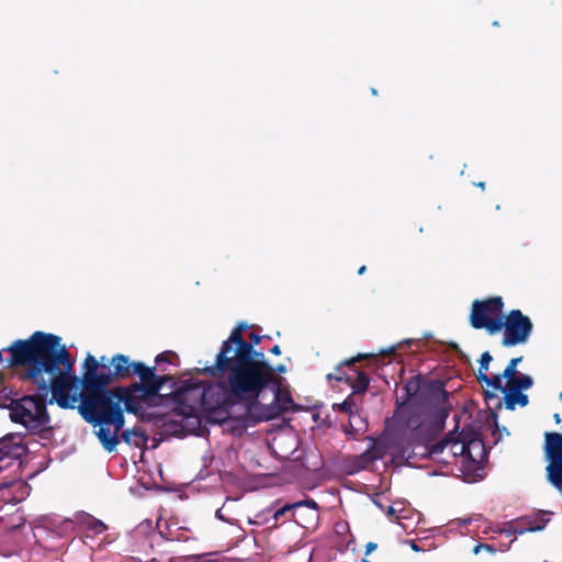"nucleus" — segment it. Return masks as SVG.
<instances>
[{
  "label": "nucleus",
  "instance_id": "obj_1",
  "mask_svg": "<svg viewBox=\"0 0 562 562\" xmlns=\"http://www.w3.org/2000/svg\"><path fill=\"white\" fill-rule=\"evenodd\" d=\"M61 338L54 334L35 331L29 339L15 340L5 350L10 351L7 367H23L22 379L36 387V394L13 401L10 418L31 431H41L49 424L46 409L54 402L61 408H74L76 397L69 391L77 387V375L72 372L75 361Z\"/></svg>",
  "mask_w": 562,
  "mask_h": 562
},
{
  "label": "nucleus",
  "instance_id": "obj_2",
  "mask_svg": "<svg viewBox=\"0 0 562 562\" xmlns=\"http://www.w3.org/2000/svg\"><path fill=\"white\" fill-rule=\"evenodd\" d=\"M199 372L215 379L224 405L255 402L268 389L270 363L250 352H218L215 362Z\"/></svg>",
  "mask_w": 562,
  "mask_h": 562
},
{
  "label": "nucleus",
  "instance_id": "obj_3",
  "mask_svg": "<svg viewBox=\"0 0 562 562\" xmlns=\"http://www.w3.org/2000/svg\"><path fill=\"white\" fill-rule=\"evenodd\" d=\"M109 385H98L94 390L79 391V378L77 376V387L69 391V396L76 397V403L80 401L78 411L82 418L92 426H113L116 431L124 427L125 411L133 414L137 413V407L133 397L126 396L128 390L123 386L108 389Z\"/></svg>",
  "mask_w": 562,
  "mask_h": 562
},
{
  "label": "nucleus",
  "instance_id": "obj_4",
  "mask_svg": "<svg viewBox=\"0 0 562 562\" xmlns=\"http://www.w3.org/2000/svg\"><path fill=\"white\" fill-rule=\"evenodd\" d=\"M216 382L205 384L188 380L173 391L177 409L184 417H198L199 412H214L224 407Z\"/></svg>",
  "mask_w": 562,
  "mask_h": 562
},
{
  "label": "nucleus",
  "instance_id": "obj_5",
  "mask_svg": "<svg viewBox=\"0 0 562 562\" xmlns=\"http://www.w3.org/2000/svg\"><path fill=\"white\" fill-rule=\"evenodd\" d=\"M449 393L440 380H426L419 403L426 406L428 415H431L432 435L440 434L446 424V419L451 411L449 404Z\"/></svg>",
  "mask_w": 562,
  "mask_h": 562
},
{
  "label": "nucleus",
  "instance_id": "obj_6",
  "mask_svg": "<svg viewBox=\"0 0 562 562\" xmlns=\"http://www.w3.org/2000/svg\"><path fill=\"white\" fill-rule=\"evenodd\" d=\"M156 368H149L143 362L136 363L134 367V374L139 378V382H135L125 389L128 390L126 396L133 397L137 413L143 408L142 402L156 396L161 387L172 380L169 374L157 375Z\"/></svg>",
  "mask_w": 562,
  "mask_h": 562
},
{
  "label": "nucleus",
  "instance_id": "obj_7",
  "mask_svg": "<svg viewBox=\"0 0 562 562\" xmlns=\"http://www.w3.org/2000/svg\"><path fill=\"white\" fill-rule=\"evenodd\" d=\"M501 330H503L502 345L514 347L525 345L529 340L533 331V324L520 310H512L499 319L495 334Z\"/></svg>",
  "mask_w": 562,
  "mask_h": 562
},
{
  "label": "nucleus",
  "instance_id": "obj_8",
  "mask_svg": "<svg viewBox=\"0 0 562 562\" xmlns=\"http://www.w3.org/2000/svg\"><path fill=\"white\" fill-rule=\"evenodd\" d=\"M503 310L504 302L501 296L475 300L471 305L470 325L474 329H485L490 335H494L495 328L504 315Z\"/></svg>",
  "mask_w": 562,
  "mask_h": 562
},
{
  "label": "nucleus",
  "instance_id": "obj_9",
  "mask_svg": "<svg viewBox=\"0 0 562 562\" xmlns=\"http://www.w3.org/2000/svg\"><path fill=\"white\" fill-rule=\"evenodd\" d=\"M447 448L453 458L463 457L469 460L475 461L471 453V449H483V442L480 439L467 440L463 432L456 435L454 431L448 432L441 440L432 445H426L427 457L437 459Z\"/></svg>",
  "mask_w": 562,
  "mask_h": 562
},
{
  "label": "nucleus",
  "instance_id": "obj_10",
  "mask_svg": "<svg viewBox=\"0 0 562 562\" xmlns=\"http://www.w3.org/2000/svg\"><path fill=\"white\" fill-rule=\"evenodd\" d=\"M544 452L550 463L547 467L548 479L562 493V434H544Z\"/></svg>",
  "mask_w": 562,
  "mask_h": 562
},
{
  "label": "nucleus",
  "instance_id": "obj_11",
  "mask_svg": "<svg viewBox=\"0 0 562 562\" xmlns=\"http://www.w3.org/2000/svg\"><path fill=\"white\" fill-rule=\"evenodd\" d=\"M83 374L81 380L79 379V387L81 390H94L98 385H110V375L105 374L109 366L106 364V358L101 357V362L92 356L88 355L83 362Z\"/></svg>",
  "mask_w": 562,
  "mask_h": 562
},
{
  "label": "nucleus",
  "instance_id": "obj_12",
  "mask_svg": "<svg viewBox=\"0 0 562 562\" xmlns=\"http://www.w3.org/2000/svg\"><path fill=\"white\" fill-rule=\"evenodd\" d=\"M245 406L246 417L252 425L277 418L284 413V407H280L276 401L271 404L265 405L260 403L258 398L255 402H247Z\"/></svg>",
  "mask_w": 562,
  "mask_h": 562
},
{
  "label": "nucleus",
  "instance_id": "obj_13",
  "mask_svg": "<svg viewBox=\"0 0 562 562\" xmlns=\"http://www.w3.org/2000/svg\"><path fill=\"white\" fill-rule=\"evenodd\" d=\"M372 445L362 453L353 456L349 459V473H356L371 468L375 461L384 456V450L374 439L371 438Z\"/></svg>",
  "mask_w": 562,
  "mask_h": 562
},
{
  "label": "nucleus",
  "instance_id": "obj_14",
  "mask_svg": "<svg viewBox=\"0 0 562 562\" xmlns=\"http://www.w3.org/2000/svg\"><path fill=\"white\" fill-rule=\"evenodd\" d=\"M136 363L131 361L130 357L122 353L114 355L110 360L106 359L109 368L105 370V374L110 375V384L116 380H125L133 375Z\"/></svg>",
  "mask_w": 562,
  "mask_h": 562
},
{
  "label": "nucleus",
  "instance_id": "obj_15",
  "mask_svg": "<svg viewBox=\"0 0 562 562\" xmlns=\"http://www.w3.org/2000/svg\"><path fill=\"white\" fill-rule=\"evenodd\" d=\"M248 328L245 323H239L229 334V337L222 342L218 352L243 353L251 352V345L243 336V331Z\"/></svg>",
  "mask_w": 562,
  "mask_h": 562
},
{
  "label": "nucleus",
  "instance_id": "obj_16",
  "mask_svg": "<svg viewBox=\"0 0 562 562\" xmlns=\"http://www.w3.org/2000/svg\"><path fill=\"white\" fill-rule=\"evenodd\" d=\"M429 420L423 418V414L416 412H409L404 417V424L407 429L414 431L415 437H422L425 431L427 435L423 438L426 442L432 441L437 435H432L431 429V415H428Z\"/></svg>",
  "mask_w": 562,
  "mask_h": 562
},
{
  "label": "nucleus",
  "instance_id": "obj_17",
  "mask_svg": "<svg viewBox=\"0 0 562 562\" xmlns=\"http://www.w3.org/2000/svg\"><path fill=\"white\" fill-rule=\"evenodd\" d=\"M426 380L417 376H412L403 386L404 395L396 400V411L401 414L406 404L413 400L419 402L420 395L424 390Z\"/></svg>",
  "mask_w": 562,
  "mask_h": 562
},
{
  "label": "nucleus",
  "instance_id": "obj_18",
  "mask_svg": "<svg viewBox=\"0 0 562 562\" xmlns=\"http://www.w3.org/2000/svg\"><path fill=\"white\" fill-rule=\"evenodd\" d=\"M548 520L542 519L541 522L536 524L529 518L518 519L512 522L507 528L503 530L507 536L522 535L527 531L535 532L540 531L544 528Z\"/></svg>",
  "mask_w": 562,
  "mask_h": 562
},
{
  "label": "nucleus",
  "instance_id": "obj_19",
  "mask_svg": "<svg viewBox=\"0 0 562 562\" xmlns=\"http://www.w3.org/2000/svg\"><path fill=\"white\" fill-rule=\"evenodd\" d=\"M20 438L15 435H7L0 439V457H13L21 458L25 452V447L20 442L15 441Z\"/></svg>",
  "mask_w": 562,
  "mask_h": 562
},
{
  "label": "nucleus",
  "instance_id": "obj_20",
  "mask_svg": "<svg viewBox=\"0 0 562 562\" xmlns=\"http://www.w3.org/2000/svg\"><path fill=\"white\" fill-rule=\"evenodd\" d=\"M372 357L371 353H358L356 357H352V358H349V359H346L344 361H341L336 368H335V380L338 381V382H345V383H348L351 381V375H348L345 371H344V367H353L357 362L361 361V360H364V359H368Z\"/></svg>",
  "mask_w": 562,
  "mask_h": 562
},
{
  "label": "nucleus",
  "instance_id": "obj_21",
  "mask_svg": "<svg viewBox=\"0 0 562 562\" xmlns=\"http://www.w3.org/2000/svg\"><path fill=\"white\" fill-rule=\"evenodd\" d=\"M119 432L120 431H116L114 429L113 434H111L109 428H106L105 426H100L95 435L99 438L104 450H106L108 452H113L120 442Z\"/></svg>",
  "mask_w": 562,
  "mask_h": 562
},
{
  "label": "nucleus",
  "instance_id": "obj_22",
  "mask_svg": "<svg viewBox=\"0 0 562 562\" xmlns=\"http://www.w3.org/2000/svg\"><path fill=\"white\" fill-rule=\"evenodd\" d=\"M505 407L509 411H514L516 405L525 407L529 403L528 395L524 394L519 390L508 387V392L505 395Z\"/></svg>",
  "mask_w": 562,
  "mask_h": 562
},
{
  "label": "nucleus",
  "instance_id": "obj_23",
  "mask_svg": "<svg viewBox=\"0 0 562 562\" xmlns=\"http://www.w3.org/2000/svg\"><path fill=\"white\" fill-rule=\"evenodd\" d=\"M121 437L124 442L130 446L140 447L147 440L145 432L138 428L134 427L132 429L121 430Z\"/></svg>",
  "mask_w": 562,
  "mask_h": 562
},
{
  "label": "nucleus",
  "instance_id": "obj_24",
  "mask_svg": "<svg viewBox=\"0 0 562 562\" xmlns=\"http://www.w3.org/2000/svg\"><path fill=\"white\" fill-rule=\"evenodd\" d=\"M356 373V378L351 376V381L348 382L352 389V394H363L367 392L368 386L370 384V378L363 371L353 370Z\"/></svg>",
  "mask_w": 562,
  "mask_h": 562
},
{
  "label": "nucleus",
  "instance_id": "obj_25",
  "mask_svg": "<svg viewBox=\"0 0 562 562\" xmlns=\"http://www.w3.org/2000/svg\"><path fill=\"white\" fill-rule=\"evenodd\" d=\"M274 392V401L280 407H284V413L290 411H296V405L293 402V398L288 390H283L278 385H276Z\"/></svg>",
  "mask_w": 562,
  "mask_h": 562
},
{
  "label": "nucleus",
  "instance_id": "obj_26",
  "mask_svg": "<svg viewBox=\"0 0 562 562\" xmlns=\"http://www.w3.org/2000/svg\"><path fill=\"white\" fill-rule=\"evenodd\" d=\"M532 378L527 374L515 375L512 380H508V387L515 390H528L532 386Z\"/></svg>",
  "mask_w": 562,
  "mask_h": 562
},
{
  "label": "nucleus",
  "instance_id": "obj_27",
  "mask_svg": "<svg viewBox=\"0 0 562 562\" xmlns=\"http://www.w3.org/2000/svg\"><path fill=\"white\" fill-rule=\"evenodd\" d=\"M262 336L256 334V333H250L249 334V340H247V344H250L251 345V356L256 359H262V360H266V357H265V353L262 351H259V350H256L255 349V346L259 345L260 341L262 340Z\"/></svg>",
  "mask_w": 562,
  "mask_h": 562
},
{
  "label": "nucleus",
  "instance_id": "obj_28",
  "mask_svg": "<svg viewBox=\"0 0 562 562\" xmlns=\"http://www.w3.org/2000/svg\"><path fill=\"white\" fill-rule=\"evenodd\" d=\"M167 362L173 366L179 364V356L175 351H164L156 357V363Z\"/></svg>",
  "mask_w": 562,
  "mask_h": 562
},
{
  "label": "nucleus",
  "instance_id": "obj_29",
  "mask_svg": "<svg viewBox=\"0 0 562 562\" xmlns=\"http://www.w3.org/2000/svg\"><path fill=\"white\" fill-rule=\"evenodd\" d=\"M86 526L88 530H91L95 535H100L106 530V526L103 524V521L91 516L88 517Z\"/></svg>",
  "mask_w": 562,
  "mask_h": 562
},
{
  "label": "nucleus",
  "instance_id": "obj_30",
  "mask_svg": "<svg viewBox=\"0 0 562 562\" xmlns=\"http://www.w3.org/2000/svg\"><path fill=\"white\" fill-rule=\"evenodd\" d=\"M522 360V357L513 358L510 359L509 363L504 370V378L508 380H512V378H515L517 375V364Z\"/></svg>",
  "mask_w": 562,
  "mask_h": 562
},
{
  "label": "nucleus",
  "instance_id": "obj_31",
  "mask_svg": "<svg viewBox=\"0 0 562 562\" xmlns=\"http://www.w3.org/2000/svg\"><path fill=\"white\" fill-rule=\"evenodd\" d=\"M285 371H286V367L284 364H278L277 367H273L270 364L271 376L268 380V387L271 385H278L279 384L278 374L284 373Z\"/></svg>",
  "mask_w": 562,
  "mask_h": 562
},
{
  "label": "nucleus",
  "instance_id": "obj_32",
  "mask_svg": "<svg viewBox=\"0 0 562 562\" xmlns=\"http://www.w3.org/2000/svg\"><path fill=\"white\" fill-rule=\"evenodd\" d=\"M336 407H337V411L347 413L350 415V417H352L353 408L356 407V402H355L352 395H349L342 403L337 404Z\"/></svg>",
  "mask_w": 562,
  "mask_h": 562
},
{
  "label": "nucleus",
  "instance_id": "obj_33",
  "mask_svg": "<svg viewBox=\"0 0 562 562\" xmlns=\"http://www.w3.org/2000/svg\"><path fill=\"white\" fill-rule=\"evenodd\" d=\"M21 458H13V457H0V472L3 470L11 468L13 465H16L18 468L21 467Z\"/></svg>",
  "mask_w": 562,
  "mask_h": 562
},
{
  "label": "nucleus",
  "instance_id": "obj_34",
  "mask_svg": "<svg viewBox=\"0 0 562 562\" xmlns=\"http://www.w3.org/2000/svg\"><path fill=\"white\" fill-rule=\"evenodd\" d=\"M503 379H505L504 373L493 375L490 378L488 386L493 387L494 390H498L502 393H506V387L502 384Z\"/></svg>",
  "mask_w": 562,
  "mask_h": 562
},
{
  "label": "nucleus",
  "instance_id": "obj_35",
  "mask_svg": "<svg viewBox=\"0 0 562 562\" xmlns=\"http://www.w3.org/2000/svg\"><path fill=\"white\" fill-rule=\"evenodd\" d=\"M300 504L301 503H293V504H286L284 505L283 507L279 508L276 513H274V518L276 519H279L282 515H284L286 512H291V510H297L300 508Z\"/></svg>",
  "mask_w": 562,
  "mask_h": 562
},
{
  "label": "nucleus",
  "instance_id": "obj_36",
  "mask_svg": "<svg viewBox=\"0 0 562 562\" xmlns=\"http://www.w3.org/2000/svg\"><path fill=\"white\" fill-rule=\"evenodd\" d=\"M482 550H484L491 554H494L496 552V549L492 544H488V543H479V544L474 546L472 552L474 554H479Z\"/></svg>",
  "mask_w": 562,
  "mask_h": 562
},
{
  "label": "nucleus",
  "instance_id": "obj_37",
  "mask_svg": "<svg viewBox=\"0 0 562 562\" xmlns=\"http://www.w3.org/2000/svg\"><path fill=\"white\" fill-rule=\"evenodd\" d=\"M493 360L491 353L488 351H485L481 355V359H480V368L479 369H482V371H487L488 370V366H490V362Z\"/></svg>",
  "mask_w": 562,
  "mask_h": 562
},
{
  "label": "nucleus",
  "instance_id": "obj_38",
  "mask_svg": "<svg viewBox=\"0 0 562 562\" xmlns=\"http://www.w3.org/2000/svg\"><path fill=\"white\" fill-rule=\"evenodd\" d=\"M299 503H301L300 508L303 506L310 507L313 510H317V508H318V505L314 499L300 501Z\"/></svg>",
  "mask_w": 562,
  "mask_h": 562
},
{
  "label": "nucleus",
  "instance_id": "obj_39",
  "mask_svg": "<svg viewBox=\"0 0 562 562\" xmlns=\"http://www.w3.org/2000/svg\"><path fill=\"white\" fill-rule=\"evenodd\" d=\"M477 381L481 383H485L488 386L490 376L486 374V371H482L479 369Z\"/></svg>",
  "mask_w": 562,
  "mask_h": 562
},
{
  "label": "nucleus",
  "instance_id": "obj_40",
  "mask_svg": "<svg viewBox=\"0 0 562 562\" xmlns=\"http://www.w3.org/2000/svg\"><path fill=\"white\" fill-rule=\"evenodd\" d=\"M157 539H162V536L159 533V535H156V533H151L150 536H148L146 538V541L148 542V546L149 547H153V542Z\"/></svg>",
  "mask_w": 562,
  "mask_h": 562
},
{
  "label": "nucleus",
  "instance_id": "obj_41",
  "mask_svg": "<svg viewBox=\"0 0 562 562\" xmlns=\"http://www.w3.org/2000/svg\"><path fill=\"white\" fill-rule=\"evenodd\" d=\"M376 547H378V546H376V543H374V542H368V543L366 544V554H369V553H371L372 551H374V550L376 549Z\"/></svg>",
  "mask_w": 562,
  "mask_h": 562
},
{
  "label": "nucleus",
  "instance_id": "obj_42",
  "mask_svg": "<svg viewBox=\"0 0 562 562\" xmlns=\"http://www.w3.org/2000/svg\"><path fill=\"white\" fill-rule=\"evenodd\" d=\"M270 352L274 356H280L281 355V348L279 345H274L271 349H270Z\"/></svg>",
  "mask_w": 562,
  "mask_h": 562
},
{
  "label": "nucleus",
  "instance_id": "obj_43",
  "mask_svg": "<svg viewBox=\"0 0 562 562\" xmlns=\"http://www.w3.org/2000/svg\"><path fill=\"white\" fill-rule=\"evenodd\" d=\"M13 482H14V479L11 480V481H4V482L0 483V491L3 490V488L11 487Z\"/></svg>",
  "mask_w": 562,
  "mask_h": 562
},
{
  "label": "nucleus",
  "instance_id": "obj_44",
  "mask_svg": "<svg viewBox=\"0 0 562 562\" xmlns=\"http://www.w3.org/2000/svg\"><path fill=\"white\" fill-rule=\"evenodd\" d=\"M484 398H485V401H488V400H492V398H497V396L494 393L490 392V391H485L484 392Z\"/></svg>",
  "mask_w": 562,
  "mask_h": 562
},
{
  "label": "nucleus",
  "instance_id": "obj_45",
  "mask_svg": "<svg viewBox=\"0 0 562 562\" xmlns=\"http://www.w3.org/2000/svg\"><path fill=\"white\" fill-rule=\"evenodd\" d=\"M346 432H347V434H349V435L355 436V435L358 432V430H357V429H355V428H353V426H352V424L350 423V424H349V428H346Z\"/></svg>",
  "mask_w": 562,
  "mask_h": 562
},
{
  "label": "nucleus",
  "instance_id": "obj_46",
  "mask_svg": "<svg viewBox=\"0 0 562 562\" xmlns=\"http://www.w3.org/2000/svg\"><path fill=\"white\" fill-rule=\"evenodd\" d=\"M395 513H396V510L394 509V507H393V506H389V507H387V509H386V515H387L390 518L394 517V516H395Z\"/></svg>",
  "mask_w": 562,
  "mask_h": 562
},
{
  "label": "nucleus",
  "instance_id": "obj_47",
  "mask_svg": "<svg viewBox=\"0 0 562 562\" xmlns=\"http://www.w3.org/2000/svg\"><path fill=\"white\" fill-rule=\"evenodd\" d=\"M474 186L480 188V189H482V190L485 189V182H483V181L476 182V183H474Z\"/></svg>",
  "mask_w": 562,
  "mask_h": 562
},
{
  "label": "nucleus",
  "instance_id": "obj_48",
  "mask_svg": "<svg viewBox=\"0 0 562 562\" xmlns=\"http://www.w3.org/2000/svg\"><path fill=\"white\" fill-rule=\"evenodd\" d=\"M367 270V267L366 266H361L359 269H358V274H363Z\"/></svg>",
  "mask_w": 562,
  "mask_h": 562
},
{
  "label": "nucleus",
  "instance_id": "obj_49",
  "mask_svg": "<svg viewBox=\"0 0 562 562\" xmlns=\"http://www.w3.org/2000/svg\"><path fill=\"white\" fill-rule=\"evenodd\" d=\"M326 378H327V380H329V381H330V380H335V373H328Z\"/></svg>",
  "mask_w": 562,
  "mask_h": 562
},
{
  "label": "nucleus",
  "instance_id": "obj_50",
  "mask_svg": "<svg viewBox=\"0 0 562 562\" xmlns=\"http://www.w3.org/2000/svg\"><path fill=\"white\" fill-rule=\"evenodd\" d=\"M553 418L557 424H559L561 422L559 414H554Z\"/></svg>",
  "mask_w": 562,
  "mask_h": 562
},
{
  "label": "nucleus",
  "instance_id": "obj_51",
  "mask_svg": "<svg viewBox=\"0 0 562 562\" xmlns=\"http://www.w3.org/2000/svg\"><path fill=\"white\" fill-rule=\"evenodd\" d=\"M175 540H178V541H180V540L188 541V540H189V538H188V537L182 538V537L178 536V537H176V538H175Z\"/></svg>",
  "mask_w": 562,
  "mask_h": 562
},
{
  "label": "nucleus",
  "instance_id": "obj_52",
  "mask_svg": "<svg viewBox=\"0 0 562 562\" xmlns=\"http://www.w3.org/2000/svg\"><path fill=\"white\" fill-rule=\"evenodd\" d=\"M216 517L220 519H224L221 513V509L216 510Z\"/></svg>",
  "mask_w": 562,
  "mask_h": 562
},
{
  "label": "nucleus",
  "instance_id": "obj_53",
  "mask_svg": "<svg viewBox=\"0 0 562 562\" xmlns=\"http://www.w3.org/2000/svg\"><path fill=\"white\" fill-rule=\"evenodd\" d=\"M5 349H7V348H3V351H5ZM7 352H9V351L7 350ZM3 361H4V360H3V358H2V350H0V362H3Z\"/></svg>",
  "mask_w": 562,
  "mask_h": 562
}]
</instances>
